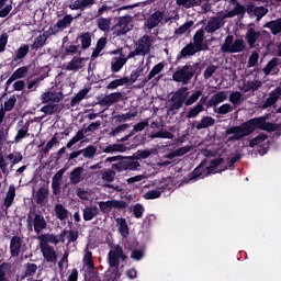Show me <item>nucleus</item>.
I'll return each instance as SVG.
<instances>
[{
	"instance_id": "obj_1",
	"label": "nucleus",
	"mask_w": 281,
	"mask_h": 281,
	"mask_svg": "<svg viewBox=\"0 0 281 281\" xmlns=\"http://www.w3.org/2000/svg\"><path fill=\"white\" fill-rule=\"evenodd\" d=\"M267 120H269L268 115L249 119L241 125L228 127L225 131V135H233L228 137V142H240V139L249 137V135L258 130L268 131V133H276V131H280L279 124L267 122Z\"/></svg>"
},
{
	"instance_id": "obj_2",
	"label": "nucleus",
	"mask_w": 281,
	"mask_h": 281,
	"mask_svg": "<svg viewBox=\"0 0 281 281\" xmlns=\"http://www.w3.org/2000/svg\"><path fill=\"white\" fill-rule=\"evenodd\" d=\"M245 49H247V44H245V40H234V35L232 34L226 36L224 43L221 46V52H223V54H240L245 52Z\"/></svg>"
},
{
	"instance_id": "obj_3",
	"label": "nucleus",
	"mask_w": 281,
	"mask_h": 281,
	"mask_svg": "<svg viewBox=\"0 0 281 281\" xmlns=\"http://www.w3.org/2000/svg\"><path fill=\"white\" fill-rule=\"evenodd\" d=\"M196 74V64L184 65L179 70L172 74V80L175 82H182V85H189L190 80L194 78Z\"/></svg>"
},
{
	"instance_id": "obj_4",
	"label": "nucleus",
	"mask_w": 281,
	"mask_h": 281,
	"mask_svg": "<svg viewBox=\"0 0 281 281\" xmlns=\"http://www.w3.org/2000/svg\"><path fill=\"white\" fill-rule=\"evenodd\" d=\"M190 92H188V88H181L177 90L169 100V108L168 111L170 113H175V111H179V109L183 108V104H186V100H188V95Z\"/></svg>"
},
{
	"instance_id": "obj_5",
	"label": "nucleus",
	"mask_w": 281,
	"mask_h": 281,
	"mask_svg": "<svg viewBox=\"0 0 281 281\" xmlns=\"http://www.w3.org/2000/svg\"><path fill=\"white\" fill-rule=\"evenodd\" d=\"M116 225H119V233L122 236L123 240H125V248L133 249L139 246V241L136 239H128V235L131 234L128 229V224L126 223V218L117 217L115 220Z\"/></svg>"
},
{
	"instance_id": "obj_6",
	"label": "nucleus",
	"mask_w": 281,
	"mask_h": 281,
	"mask_svg": "<svg viewBox=\"0 0 281 281\" xmlns=\"http://www.w3.org/2000/svg\"><path fill=\"white\" fill-rule=\"evenodd\" d=\"M120 259L123 262H126L128 260V256L124 254V249L117 244L108 252L109 267H120Z\"/></svg>"
},
{
	"instance_id": "obj_7",
	"label": "nucleus",
	"mask_w": 281,
	"mask_h": 281,
	"mask_svg": "<svg viewBox=\"0 0 281 281\" xmlns=\"http://www.w3.org/2000/svg\"><path fill=\"white\" fill-rule=\"evenodd\" d=\"M102 126L101 121H95L86 127L85 130H79L76 135L66 144V148H74L78 142H82L85 139V133H93V131H98Z\"/></svg>"
},
{
	"instance_id": "obj_8",
	"label": "nucleus",
	"mask_w": 281,
	"mask_h": 281,
	"mask_svg": "<svg viewBox=\"0 0 281 281\" xmlns=\"http://www.w3.org/2000/svg\"><path fill=\"white\" fill-rule=\"evenodd\" d=\"M142 165L139 161H135V159L130 157H123V161L116 162L112 165V170H116V172H126V170H137Z\"/></svg>"
},
{
	"instance_id": "obj_9",
	"label": "nucleus",
	"mask_w": 281,
	"mask_h": 281,
	"mask_svg": "<svg viewBox=\"0 0 281 281\" xmlns=\"http://www.w3.org/2000/svg\"><path fill=\"white\" fill-rule=\"evenodd\" d=\"M225 12L220 11L217 12L216 16L211 18V20L207 22L206 26H205V32H207V34H214V32L221 30V27H223L225 25Z\"/></svg>"
},
{
	"instance_id": "obj_10",
	"label": "nucleus",
	"mask_w": 281,
	"mask_h": 281,
	"mask_svg": "<svg viewBox=\"0 0 281 281\" xmlns=\"http://www.w3.org/2000/svg\"><path fill=\"white\" fill-rule=\"evenodd\" d=\"M64 98L65 94L61 91L52 89L41 94V102L42 104H58Z\"/></svg>"
},
{
	"instance_id": "obj_11",
	"label": "nucleus",
	"mask_w": 281,
	"mask_h": 281,
	"mask_svg": "<svg viewBox=\"0 0 281 281\" xmlns=\"http://www.w3.org/2000/svg\"><path fill=\"white\" fill-rule=\"evenodd\" d=\"M40 249L46 262L56 265V260H58V256L56 255V250L54 249V246L47 244V241H41Z\"/></svg>"
},
{
	"instance_id": "obj_12",
	"label": "nucleus",
	"mask_w": 281,
	"mask_h": 281,
	"mask_svg": "<svg viewBox=\"0 0 281 281\" xmlns=\"http://www.w3.org/2000/svg\"><path fill=\"white\" fill-rule=\"evenodd\" d=\"M132 22H133V16L128 14L119 18V21L115 25L114 34H116V36H124L128 34V32H131V27H128V25Z\"/></svg>"
},
{
	"instance_id": "obj_13",
	"label": "nucleus",
	"mask_w": 281,
	"mask_h": 281,
	"mask_svg": "<svg viewBox=\"0 0 281 281\" xmlns=\"http://www.w3.org/2000/svg\"><path fill=\"white\" fill-rule=\"evenodd\" d=\"M165 20V23H168V18H166V12L164 11H156L151 13L146 20V27L147 30H155V27L159 26Z\"/></svg>"
},
{
	"instance_id": "obj_14",
	"label": "nucleus",
	"mask_w": 281,
	"mask_h": 281,
	"mask_svg": "<svg viewBox=\"0 0 281 281\" xmlns=\"http://www.w3.org/2000/svg\"><path fill=\"white\" fill-rule=\"evenodd\" d=\"M9 132L10 127H8V125H5V127H1L0 130V170L3 175H8V162H5V158H3V151H1V146L5 144Z\"/></svg>"
},
{
	"instance_id": "obj_15",
	"label": "nucleus",
	"mask_w": 281,
	"mask_h": 281,
	"mask_svg": "<svg viewBox=\"0 0 281 281\" xmlns=\"http://www.w3.org/2000/svg\"><path fill=\"white\" fill-rule=\"evenodd\" d=\"M150 47H153V40L150 38V35H143L136 42V49L140 56H146V54L150 52Z\"/></svg>"
},
{
	"instance_id": "obj_16",
	"label": "nucleus",
	"mask_w": 281,
	"mask_h": 281,
	"mask_svg": "<svg viewBox=\"0 0 281 281\" xmlns=\"http://www.w3.org/2000/svg\"><path fill=\"white\" fill-rule=\"evenodd\" d=\"M204 41H205V30L200 29L193 35L192 45H194L196 49H200V52H207V49H210V46L207 45V43H204Z\"/></svg>"
},
{
	"instance_id": "obj_17",
	"label": "nucleus",
	"mask_w": 281,
	"mask_h": 281,
	"mask_svg": "<svg viewBox=\"0 0 281 281\" xmlns=\"http://www.w3.org/2000/svg\"><path fill=\"white\" fill-rule=\"evenodd\" d=\"M205 166H207V160L204 159L201 164H199L193 171L187 175L183 178V183H190V181H194L199 179V177H203V172H205Z\"/></svg>"
},
{
	"instance_id": "obj_18",
	"label": "nucleus",
	"mask_w": 281,
	"mask_h": 281,
	"mask_svg": "<svg viewBox=\"0 0 281 281\" xmlns=\"http://www.w3.org/2000/svg\"><path fill=\"white\" fill-rule=\"evenodd\" d=\"M247 14H249V16H256L257 21H260L263 16L269 14V9L266 7H256L254 2H250L247 4Z\"/></svg>"
},
{
	"instance_id": "obj_19",
	"label": "nucleus",
	"mask_w": 281,
	"mask_h": 281,
	"mask_svg": "<svg viewBox=\"0 0 281 281\" xmlns=\"http://www.w3.org/2000/svg\"><path fill=\"white\" fill-rule=\"evenodd\" d=\"M231 5H235L233 10L224 13V19H234V16L243 15L247 12V7L240 4L238 0H229Z\"/></svg>"
},
{
	"instance_id": "obj_20",
	"label": "nucleus",
	"mask_w": 281,
	"mask_h": 281,
	"mask_svg": "<svg viewBox=\"0 0 281 281\" xmlns=\"http://www.w3.org/2000/svg\"><path fill=\"white\" fill-rule=\"evenodd\" d=\"M262 34L260 31H256V29L250 27L247 30L245 40L249 46V49H254L256 47V43H258L259 38H261Z\"/></svg>"
},
{
	"instance_id": "obj_21",
	"label": "nucleus",
	"mask_w": 281,
	"mask_h": 281,
	"mask_svg": "<svg viewBox=\"0 0 281 281\" xmlns=\"http://www.w3.org/2000/svg\"><path fill=\"white\" fill-rule=\"evenodd\" d=\"M25 137H30V124L21 120L18 122V133L14 137L15 144H19V142L25 139Z\"/></svg>"
},
{
	"instance_id": "obj_22",
	"label": "nucleus",
	"mask_w": 281,
	"mask_h": 281,
	"mask_svg": "<svg viewBox=\"0 0 281 281\" xmlns=\"http://www.w3.org/2000/svg\"><path fill=\"white\" fill-rule=\"evenodd\" d=\"M280 95H281V88L277 87L274 90H272L269 93V97L266 99V101L261 105V109L267 110L270 106H273V104H276V102H278V100H280Z\"/></svg>"
},
{
	"instance_id": "obj_23",
	"label": "nucleus",
	"mask_w": 281,
	"mask_h": 281,
	"mask_svg": "<svg viewBox=\"0 0 281 281\" xmlns=\"http://www.w3.org/2000/svg\"><path fill=\"white\" fill-rule=\"evenodd\" d=\"M120 100H122V92H112L99 100L98 104L100 106H111V104H115Z\"/></svg>"
},
{
	"instance_id": "obj_24",
	"label": "nucleus",
	"mask_w": 281,
	"mask_h": 281,
	"mask_svg": "<svg viewBox=\"0 0 281 281\" xmlns=\"http://www.w3.org/2000/svg\"><path fill=\"white\" fill-rule=\"evenodd\" d=\"M21 247H23V239H21L20 236L14 235L10 241L11 258L19 257V254H21Z\"/></svg>"
},
{
	"instance_id": "obj_25",
	"label": "nucleus",
	"mask_w": 281,
	"mask_h": 281,
	"mask_svg": "<svg viewBox=\"0 0 281 281\" xmlns=\"http://www.w3.org/2000/svg\"><path fill=\"white\" fill-rule=\"evenodd\" d=\"M33 227L36 234H41L43 229H47V221H45V216H43V214H40V213L34 214Z\"/></svg>"
},
{
	"instance_id": "obj_26",
	"label": "nucleus",
	"mask_w": 281,
	"mask_h": 281,
	"mask_svg": "<svg viewBox=\"0 0 281 281\" xmlns=\"http://www.w3.org/2000/svg\"><path fill=\"white\" fill-rule=\"evenodd\" d=\"M225 100H227V92L220 91L209 99L206 103V109H212V106H218V104L225 102Z\"/></svg>"
},
{
	"instance_id": "obj_27",
	"label": "nucleus",
	"mask_w": 281,
	"mask_h": 281,
	"mask_svg": "<svg viewBox=\"0 0 281 281\" xmlns=\"http://www.w3.org/2000/svg\"><path fill=\"white\" fill-rule=\"evenodd\" d=\"M201 52L192 42L187 44L178 54L177 60H181V58H188V56H194L195 54H199Z\"/></svg>"
},
{
	"instance_id": "obj_28",
	"label": "nucleus",
	"mask_w": 281,
	"mask_h": 281,
	"mask_svg": "<svg viewBox=\"0 0 281 281\" xmlns=\"http://www.w3.org/2000/svg\"><path fill=\"white\" fill-rule=\"evenodd\" d=\"M74 19L71 14H66L61 20H59L52 30V34H56L60 32V30H65V27H69L70 23H74Z\"/></svg>"
},
{
	"instance_id": "obj_29",
	"label": "nucleus",
	"mask_w": 281,
	"mask_h": 281,
	"mask_svg": "<svg viewBox=\"0 0 281 281\" xmlns=\"http://www.w3.org/2000/svg\"><path fill=\"white\" fill-rule=\"evenodd\" d=\"M95 4V0H75L72 3L68 5L69 10H81L85 12L87 8H91V5Z\"/></svg>"
},
{
	"instance_id": "obj_30",
	"label": "nucleus",
	"mask_w": 281,
	"mask_h": 281,
	"mask_svg": "<svg viewBox=\"0 0 281 281\" xmlns=\"http://www.w3.org/2000/svg\"><path fill=\"white\" fill-rule=\"evenodd\" d=\"M263 27H267L270 30L272 36H278L281 34V18H278L277 20H271L267 22Z\"/></svg>"
},
{
	"instance_id": "obj_31",
	"label": "nucleus",
	"mask_w": 281,
	"mask_h": 281,
	"mask_svg": "<svg viewBox=\"0 0 281 281\" xmlns=\"http://www.w3.org/2000/svg\"><path fill=\"white\" fill-rule=\"evenodd\" d=\"M216 124V120L212 116H203L198 124L192 123V126L196 128V131H203V128H210V126H214Z\"/></svg>"
},
{
	"instance_id": "obj_32",
	"label": "nucleus",
	"mask_w": 281,
	"mask_h": 281,
	"mask_svg": "<svg viewBox=\"0 0 281 281\" xmlns=\"http://www.w3.org/2000/svg\"><path fill=\"white\" fill-rule=\"evenodd\" d=\"M85 67V57H74L66 66L67 71H79Z\"/></svg>"
},
{
	"instance_id": "obj_33",
	"label": "nucleus",
	"mask_w": 281,
	"mask_h": 281,
	"mask_svg": "<svg viewBox=\"0 0 281 281\" xmlns=\"http://www.w3.org/2000/svg\"><path fill=\"white\" fill-rule=\"evenodd\" d=\"M15 196H16V188H14V186H10L3 201V205L5 206V210H10V207H12V203H14Z\"/></svg>"
},
{
	"instance_id": "obj_34",
	"label": "nucleus",
	"mask_w": 281,
	"mask_h": 281,
	"mask_svg": "<svg viewBox=\"0 0 281 281\" xmlns=\"http://www.w3.org/2000/svg\"><path fill=\"white\" fill-rule=\"evenodd\" d=\"M36 271H38V266L36 263L27 262L24 265V272L21 280H25V278H34Z\"/></svg>"
},
{
	"instance_id": "obj_35",
	"label": "nucleus",
	"mask_w": 281,
	"mask_h": 281,
	"mask_svg": "<svg viewBox=\"0 0 281 281\" xmlns=\"http://www.w3.org/2000/svg\"><path fill=\"white\" fill-rule=\"evenodd\" d=\"M82 172H85V168L82 167H77L70 172V183L72 186H78L82 181Z\"/></svg>"
},
{
	"instance_id": "obj_36",
	"label": "nucleus",
	"mask_w": 281,
	"mask_h": 281,
	"mask_svg": "<svg viewBox=\"0 0 281 281\" xmlns=\"http://www.w3.org/2000/svg\"><path fill=\"white\" fill-rule=\"evenodd\" d=\"M55 216L58 221H66V218H69V210L61 203H58L55 205Z\"/></svg>"
},
{
	"instance_id": "obj_37",
	"label": "nucleus",
	"mask_w": 281,
	"mask_h": 281,
	"mask_svg": "<svg viewBox=\"0 0 281 281\" xmlns=\"http://www.w3.org/2000/svg\"><path fill=\"white\" fill-rule=\"evenodd\" d=\"M100 214L98 206H86L83 209V221H93Z\"/></svg>"
},
{
	"instance_id": "obj_38",
	"label": "nucleus",
	"mask_w": 281,
	"mask_h": 281,
	"mask_svg": "<svg viewBox=\"0 0 281 281\" xmlns=\"http://www.w3.org/2000/svg\"><path fill=\"white\" fill-rule=\"evenodd\" d=\"M47 38H49V35H47L45 33L38 35L34 40L33 44L31 45V49L32 50L35 49V52H36V50L41 49V47H45V44L47 43Z\"/></svg>"
},
{
	"instance_id": "obj_39",
	"label": "nucleus",
	"mask_w": 281,
	"mask_h": 281,
	"mask_svg": "<svg viewBox=\"0 0 281 281\" xmlns=\"http://www.w3.org/2000/svg\"><path fill=\"white\" fill-rule=\"evenodd\" d=\"M102 153H126V146L124 144H112L102 148Z\"/></svg>"
},
{
	"instance_id": "obj_40",
	"label": "nucleus",
	"mask_w": 281,
	"mask_h": 281,
	"mask_svg": "<svg viewBox=\"0 0 281 281\" xmlns=\"http://www.w3.org/2000/svg\"><path fill=\"white\" fill-rule=\"evenodd\" d=\"M12 272V263L2 262L0 265V281H9L8 276Z\"/></svg>"
},
{
	"instance_id": "obj_41",
	"label": "nucleus",
	"mask_w": 281,
	"mask_h": 281,
	"mask_svg": "<svg viewBox=\"0 0 281 281\" xmlns=\"http://www.w3.org/2000/svg\"><path fill=\"white\" fill-rule=\"evenodd\" d=\"M133 117H137V111H133V112L130 111L124 114L114 115V120L116 124H122V122H128L133 120Z\"/></svg>"
},
{
	"instance_id": "obj_42",
	"label": "nucleus",
	"mask_w": 281,
	"mask_h": 281,
	"mask_svg": "<svg viewBox=\"0 0 281 281\" xmlns=\"http://www.w3.org/2000/svg\"><path fill=\"white\" fill-rule=\"evenodd\" d=\"M203 111H205V108L196 103L193 108L189 109V111L187 112V120H194L195 117H199V114L203 113Z\"/></svg>"
},
{
	"instance_id": "obj_43",
	"label": "nucleus",
	"mask_w": 281,
	"mask_h": 281,
	"mask_svg": "<svg viewBox=\"0 0 281 281\" xmlns=\"http://www.w3.org/2000/svg\"><path fill=\"white\" fill-rule=\"evenodd\" d=\"M91 32H85L77 37L81 41V49H89L91 47Z\"/></svg>"
},
{
	"instance_id": "obj_44",
	"label": "nucleus",
	"mask_w": 281,
	"mask_h": 281,
	"mask_svg": "<svg viewBox=\"0 0 281 281\" xmlns=\"http://www.w3.org/2000/svg\"><path fill=\"white\" fill-rule=\"evenodd\" d=\"M109 273L110 274H108V281H115L122 278V271L120 270V266H110Z\"/></svg>"
},
{
	"instance_id": "obj_45",
	"label": "nucleus",
	"mask_w": 281,
	"mask_h": 281,
	"mask_svg": "<svg viewBox=\"0 0 281 281\" xmlns=\"http://www.w3.org/2000/svg\"><path fill=\"white\" fill-rule=\"evenodd\" d=\"M27 54H30V45L23 44L15 52L14 61L16 63L18 60H23V58H25V56H27Z\"/></svg>"
},
{
	"instance_id": "obj_46",
	"label": "nucleus",
	"mask_w": 281,
	"mask_h": 281,
	"mask_svg": "<svg viewBox=\"0 0 281 281\" xmlns=\"http://www.w3.org/2000/svg\"><path fill=\"white\" fill-rule=\"evenodd\" d=\"M89 93V89L83 88L80 90L70 101V106H76L79 102H82L85 98H87V94Z\"/></svg>"
},
{
	"instance_id": "obj_47",
	"label": "nucleus",
	"mask_w": 281,
	"mask_h": 281,
	"mask_svg": "<svg viewBox=\"0 0 281 281\" xmlns=\"http://www.w3.org/2000/svg\"><path fill=\"white\" fill-rule=\"evenodd\" d=\"M161 71H164V63H158L149 71L148 76L145 78V82H150V80H153L157 74H161Z\"/></svg>"
},
{
	"instance_id": "obj_48",
	"label": "nucleus",
	"mask_w": 281,
	"mask_h": 281,
	"mask_svg": "<svg viewBox=\"0 0 281 281\" xmlns=\"http://www.w3.org/2000/svg\"><path fill=\"white\" fill-rule=\"evenodd\" d=\"M279 65H280V59H278L277 57H273L270 61H268L266 67L262 69L265 76H270L271 71L276 69V67H278Z\"/></svg>"
},
{
	"instance_id": "obj_49",
	"label": "nucleus",
	"mask_w": 281,
	"mask_h": 281,
	"mask_svg": "<svg viewBox=\"0 0 281 281\" xmlns=\"http://www.w3.org/2000/svg\"><path fill=\"white\" fill-rule=\"evenodd\" d=\"M128 58L119 57L114 63L111 64V69L113 74H117L122 70V67H124L127 63Z\"/></svg>"
},
{
	"instance_id": "obj_50",
	"label": "nucleus",
	"mask_w": 281,
	"mask_h": 281,
	"mask_svg": "<svg viewBox=\"0 0 281 281\" xmlns=\"http://www.w3.org/2000/svg\"><path fill=\"white\" fill-rule=\"evenodd\" d=\"M150 137L151 139H175V134L168 131H159L156 133H151Z\"/></svg>"
},
{
	"instance_id": "obj_51",
	"label": "nucleus",
	"mask_w": 281,
	"mask_h": 281,
	"mask_svg": "<svg viewBox=\"0 0 281 281\" xmlns=\"http://www.w3.org/2000/svg\"><path fill=\"white\" fill-rule=\"evenodd\" d=\"M7 2L8 0H0V19H5L12 12V4L5 5Z\"/></svg>"
},
{
	"instance_id": "obj_52",
	"label": "nucleus",
	"mask_w": 281,
	"mask_h": 281,
	"mask_svg": "<svg viewBox=\"0 0 281 281\" xmlns=\"http://www.w3.org/2000/svg\"><path fill=\"white\" fill-rule=\"evenodd\" d=\"M97 153H98V147L93 145H89L88 147L81 149V155H83L86 159H93Z\"/></svg>"
},
{
	"instance_id": "obj_53",
	"label": "nucleus",
	"mask_w": 281,
	"mask_h": 281,
	"mask_svg": "<svg viewBox=\"0 0 281 281\" xmlns=\"http://www.w3.org/2000/svg\"><path fill=\"white\" fill-rule=\"evenodd\" d=\"M58 144H60V142L58 140V137L56 136V134L48 140V143L46 144V146L42 149V154L43 155H47L49 153V150H52V148H54V146H58Z\"/></svg>"
},
{
	"instance_id": "obj_54",
	"label": "nucleus",
	"mask_w": 281,
	"mask_h": 281,
	"mask_svg": "<svg viewBox=\"0 0 281 281\" xmlns=\"http://www.w3.org/2000/svg\"><path fill=\"white\" fill-rule=\"evenodd\" d=\"M150 157V150L148 149H138L136 153H134L131 156V159H134L135 161H139L142 159H148Z\"/></svg>"
},
{
	"instance_id": "obj_55",
	"label": "nucleus",
	"mask_w": 281,
	"mask_h": 281,
	"mask_svg": "<svg viewBox=\"0 0 281 281\" xmlns=\"http://www.w3.org/2000/svg\"><path fill=\"white\" fill-rule=\"evenodd\" d=\"M124 85H128V77H123L111 81L106 86V89H117V87H124Z\"/></svg>"
},
{
	"instance_id": "obj_56",
	"label": "nucleus",
	"mask_w": 281,
	"mask_h": 281,
	"mask_svg": "<svg viewBox=\"0 0 281 281\" xmlns=\"http://www.w3.org/2000/svg\"><path fill=\"white\" fill-rule=\"evenodd\" d=\"M203 95V90H196L189 98L186 99V106H192L195 102H199V98Z\"/></svg>"
},
{
	"instance_id": "obj_57",
	"label": "nucleus",
	"mask_w": 281,
	"mask_h": 281,
	"mask_svg": "<svg viewBox=\"0 0 281 281\" xmlns=\"http://www.w3.org/2000/svg\"><path fill=\"white\" fill-rule=\"evenodd\" d=\"M41 112L45 115H54V113L58 112V104L47 103L41 108Z\"/></svg>"
},
{
	"instance_id": "obj_58",
	"label": "nucleus",
	"mask_w": 281,
	"mask_h": 281,
	"mask_svg": "<svg viewBox=\"0 0 281 281\" xmlns=\"http://www.w3.org/2000/svg\"><path fill=\"white\" fill-rule=\"evenodd\" d=\"M99 210L102 214H109L113 210V200L99 202Z\"/></svg>"
},
{
	"instance_id": "obj_59",
	"label": "nucleus",
	"mask_w": 281,
	"mask_h": 281,
	"mask_svg": "<svg viewBox=\"0 0 281 281\" xmlns=\"http://www.w3.org/2000/svg\"><path fill=\"white\" fill-rule=\"evenodd\" d=\"M115 171L112 169H108L101 173V179L105 183H113L115 181Z\"/></svg>"
},
{
	"instance_id": "obj_60",
	"label": "nucleus",
	"mask_w": 281,
	"mask_h": 281,
	"mask_svg": "<svg viewBox=\"0 0 281 281\" xmlns=\"http://www.w3.org/2000/svg\"><path fill=\"white\" fill-rule=\"evenodd\" d=\"M229 102L234 104V106H240L243 104V93L239 91H234L229 94Z\"/></svg>"
},
{
	"instance_id": "obj_61",
	"label": "nucleus",
	"mask_w": 281,
	"mask_h": 281,
	"mask_svg": "<svg viewBox=\"0 0 281 281\" xmlns=\"http://www.w3.org/2000/svg\"><path fill=\"white\" fill-rule=\"evenodd\" d=\"M30 69L26 66H22L18 68L12 76L14 77L15 80H21L23 78L27 77Z\"/></svg>"
},
{
	"instance_id": "obj_62",
	"label": "nucleus",
	"mask_w": 281,
	"mask_h": 281,
	"mask_svg": "<svg viewBox=\"0 0 281 281\" xmlns=\"http://www.w3.org/2000/svg\"><path fill=\"white\" fill-rule=\"evenodd\" d=\"M193 25H194V21L186 22L184 24L176 29L175 31L176 36H181L182 34H186V32H188V30H190V27H192Z\"/></svg>"
},
{
	"instance_id": "obj_63",
	"label": "nucleus",
	"mask_w": 281,
	"mask_h": 281,
	"mask_svg": "<svg viewBox=\"0 0 281 281\" xmlns=\"http://www.w3.org/2000/svg\"><path fill=\"white\" fill-rule=\"evenodd\" d=\"M98 27L101 32H109V27H111V20L106 18H101L97 21Z\"/></svg>"
},
{
	"instance_id": "obj_64",
	"label": "nucleus",
	"mask_w": 281,
	"mask_h": 281,
	"mask_svg": "<svg viewBox=\"0 0 281 281\" xmlns=\"http://www.w3.org/2000/svg\"><path fill=\"white\" fill-rule=\"evenodd\" d=\"M223 161H225V159L221 158V157L212 159L210 162V166L205 168V170H207V175H212V170H216V168L218 166H221V164H223Z\"/></svg>"
}]
</instances>
